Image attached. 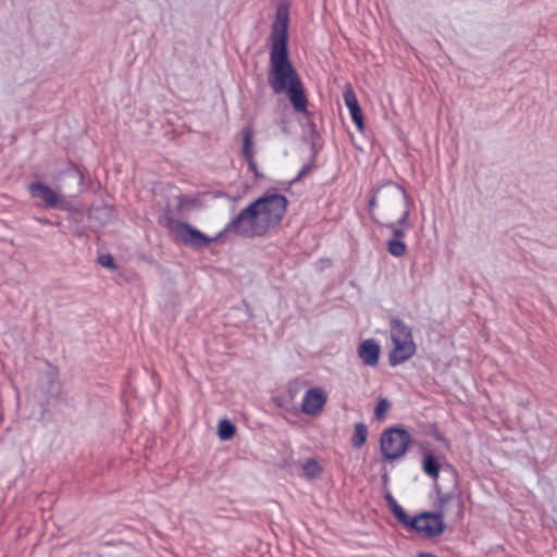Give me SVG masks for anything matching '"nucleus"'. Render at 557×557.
<instances>
[{
	"mask_svg": "<svg viewBox=\"0 0 557 557\" xmlns=\"http://www.w3.org/2000/svg\"><path fill=\"white\" fill-rule=\"evenodd\" d=\"M242 138H243V149L242 153L245 159H250L253 156L252 150V138H253V129L251 126H247L242 129Z\"/></svg>",
	"mask_w": 557,
	"mask_h": 557,
	"instance_id": "obj_17",
	"label": "nucleus"
},
{
	"mask_svg": "<svg viewBox=\"0 0 557 557\" xmlns=\"http://www.w3.org/2000/svg\"><path fill=\"white\" fill-rule=\"evenodd\" d=\"M288 393H289L290 397H292V398H294V397H295V394L297 393V391H296V389L294 391V389H293V387L290 386V387L288 388Z\"/></svg>",
	"mask_w": 557,
	"mask_h": 557,
	"instance_id": "obj_29",
	"label": "nucleus"
},
{
	"mask_svg": "<svg viewBox=\"0 0 557 557\" xmlns=\"http://www.w3.org/2000/svg\"><path fill=\"white\" fill-rule=\"evenodd\" d=\"M358 356L367 366L374 367L379 362L380 346L374 339L363 341L358 348Z\"/></svg>",
	"mask_w": 557,
	"mask_h": 557,
	"instance_id": "obj_12",
	"label": "nucleus"
},
{
	"mask_svg": "<svg viewBox=\"0 0 557 557\" xmlns=\"http://www.w3.org/2000/svg\"><path fill=\"white\" fill-rule=\"evenodd\" d=\"M422 469L430 478L436 481L441 470L438 459L432 453H426L423 457Z\"/></svg>",
	"mask_w": 557,
	"mask_h": 557,
	"instance_id": "obj_15",
	"label": "nucleus"
},
{
	"mask_svg": "<svg viewBox=\"0 0 557 557\" xmlns=\"http://www.w3.org/2000/svg\"><path fill=\"white\" fill-rule=\"evenodd\" d=\"M343 97L346 107L349 109L351 120L354 121L359 131H363L364 122L362 111L359 106L356 94L349 84L345 86Z\"/></svg>",
	"mask_w": 557,
	"mask_h": 557,
	"instance_id": "obj_11",
	"label": "nucleus"
},
{
	"mask_svg": "<svg viewBox=\"0 0 557 557\" xmlns=\"http://www.w3.org/2000/svg\"><path fill=\"white\" fill-rule=\"evenodd\" d=\"M411 443V435L400 426H392L381 434L380 447L383 457L387 460L401 458Z\"/></svg>",
	"mask_w": 557,
	"mask_h": 557,
	"instance_id": "obj_6",
	"label": "nucleus"
},
{
	"mask_svg": "<svg viewBox=\"0 0 557 557\" xmlns=\"http://www.w3.org/2000/svg\"><path fill=\"white\" fill-rule=\"evenodd\" d=\"M386 500L388 502V505L391 507L392 512L397 518V520L406 528L410 524V521L412 518L406 512V510L397 504L395 498L392 496V494L386 495Z\"/></svg>",
	"mask_w": 557,
	"mask_h": 557,
	"instance_id": "obj_16",
	"label": "nucleus"
},
{
	"mask_svg": "<svg viewBox=\"0 0 557 557\" xmlns=\"http://www.w3.org/2000/svg\"><path fill=\"white\" fill-rule=\"evenodd\" d=\"M368 437V428L363 422L355 424L354 434L351 436V445L360 448L364 445Z\"/></svg>",
	"mask_w": 557,
	"mask_h": 557,
	"instance_id": "obj_18",
	"label": "nucleus"
},
{
	"mask_svg": "<svg viewBox=\"0 0 557 557\" xmlns=\"http://www.w3.org/2000/svg\"><path fill=\"white\" fill-rule=\"evenodd\" d=\"M257 213L268 232L283 220L288 206L287 198L273 190H268L263 196L253 201Z\"/></svg>",
	"mask_w": 557,
	"mask_h": 557,
	"instance_id": "obj_3",
	"label": "nucleus"
},
{
	"mask_svg": "<svg viewBox=\"0 0 557 557\" xmlns=\"http://www.w3.org/2000/svg\"><path fill=\"white\" fill-rule=\"evenodd\" d=\"M387 250L394 257H403L407 251V246L400 239H389L387 242Z\"/></svg>",
	"mask_w": 557,
	"mask_h": 557,
	"instance_id": "obj_20",
	"label": "nucleus"
},
{
	"mask_svg": "<svg viewBox=\"0 0 557 557\" xmlns=\"http://www.w3.org/2000/svg\"><path fill=\"white\" fill-rule=\"evenodd\" d=\"M417 557H437L436 555L432 553H420Z\"/></svg>",
	"mask_w": 557,
	"mask_h": 557,
	"instance_id": "obj_28",
	"label": "nucleus"
},
{
	"mask_svg": "<svg viewBox=\"0 0 557 557\" xmlns=\"http://www.w3.org/2000/svg\"><path fill=\"white\" fill-rule=\"evenodd\" d=\"M247 162H248V165H249V169L256 174L258 175V172H257V163H256V160H255V156H251L250 159H246Z\"/></svg>",
	"mask_w": 557,
	"mask_h": 557,
	"instance_id": "obj_27",
	"label": "nucleus"
},
{
	"mask_svg": "<svg viewBox=\"0 0 557 557\" xmlns=\"http://www.w3.org/2000/svg\"><path fill=\"white\" fill-rule=\"evenodd\" d=\"M385 227L392 231V234L394 236L393 239H400L405 236V228L411 227V223L408 221V225L404 226L398 223V218L396 221L387 222L384 224Z\"/></svg>",
	"mask_w": 557,
	"mask_h": 557,
	"instance_id": "obj_21",
	"label": "nucleus"
},
{
	"mask_svg": "<svg viewBox=\"0 0 557 557\" xmlns=\"http://www.w3.org/2000/svg\"><path fill=\"white\" fill-rule=\"evenodd\" d=\"M371 197L368 203V211L371 219L377 222L372 212L380 203L387 218H396L397 209H401L398 216L400 225H408V218L410 215V198L407 191L398 184L388 182L371 191Z\"/></svg>",
	"mask_w": 557,
	"mask_h": 557,
	"instance_id": "obj_2",
	"label": "nucleus"
},
{
	"mask_svg": "<svg viewBox=\"0 0 557 557\" xmlns=\"http://www.w3.org/2000/svg\"><path fill=\"white\" fill-rule=\"evenodd\" d=\"M326 403V395L321 388H309L302 398L301 410L306 414H318Z\"/></svg>",
	"mask_w": 557,
	"mask_h": 557,
	"instance_id": "obj_10",
	"label": "nucleus"
},
{
	"mask_svg": "<svg viewBox=\"0 0 557 557\" xmlns=\"http://www.w3.org/2000/svg\"><path fill=\"white\" fill-rule=\"evenodd\" d=\"M315 169V156L314 153L311 157V160L302 165L297 176L293 180L292 183L298 182L302 180L306 175L312 172Z\"/></svg>",
	"mask_w": 557,
	"mask_h": 557,
	"instance_id": "obj_23",
	"label": "nucleus"
},
{
	"mask_svg": "<svg viewBox=\"0 0 557 557\" xmlns=\"http://www.w3.org/2000/svg\"><path fill=\"white\" fill-rule=\"evenodd\" d=\"M433 435L436 438V441L442 442L445 444L446 447H449V442L446 440V437L444 436V434L442 432H440L438 430H435L433 432Z\"/></svg>",
	"mask_w": 557,
	"mask_h": 557,
	"instance_id": "obj_26",
	"label": "nucleus"
},
{
	"mask_svg": "<svg viewBox=\"0 0 557 557\" xmlns=\"http://www.w3.org/2000/svg\"><path fill=\"white\" fill-rule=\"evenodd\" d=\"M289 5L281 2L270 34V62L268 84L275 95L285 94L294 110L306 113L308 100L302 81L289 58L288 51Z\"/></svg>",
	"mask_w": 557,
	"mask_h": 557,
	"instance_id": "obj_1",
	"label": "nucleus"
},
{
	"mask_svg": "<svg viewBox=\"0 0 557 557\" xmlns=\"http://www.w3.org/2000/svg\"><path fill=\"white\" fill-rule=\"evenodd\" d=\"M391 337L394 344L413 343L411 329L399 319L391 321Z\"/></svg>",
	"mask_w": 557,
	"mask_h": 557,
	"instance_id": "obj_14",
	"label": "nucleus"
},
{
	"mask_svg": "<svg viewBox=\"0 0 557 557\" xmlns=\"http://www.w3.org/2000/svg\"><path fill=\"white\" fill-rule=\"evenodd\" d=\"M437 498L435 502L436 510L433 511L436 516H441V520L445 518L456 522L462 518L463 503L456 491L443 493L438 484L435 483Z\"/></svg>",
	"mask_w": 557,
	"mask_h": 557,
	"instance_id": "obj_7",
	"label": "nucleus"
},
{
	"mask_svg": "<svg viewBox=\"0 0 557 557\" xmlns=\"http://www.w3.org/2000/svg\"><path fill=\"white\" fill-rule=\"evenodd\" d=\"M28 191L32 198L39 199L46 208L69 210L70 202L50 186L42 182H33L28 185Z\"/></svg>",
	"mask_w": 557,
	"mask_h": 557,
	"instance_id": "obj_8",
	"label": "nucleus"
},
{
	"mask_svg": "<svg viewBox=\"0 0 557 557\" xmlns=\"http://www.w3.org/2000/svg\"><path fill=\"white\" fill-rule=\"evenodd\" d=\"M235 432V425L231 421L224 419L219 422L218 434L221 440H231L234 436Z\"/></svg>",
	"mask_w": 557,
	"mask_h": 557,
	"instance_id": "obj_19",
	"label": "nucleus"
},
{
	"mask_svg": "<svg viewBox=\"0 0 557 557\" xmlns=\"http://www.w3.org/2000/svg\"><path fill=\"white\" fill-rule=\"evenodd\" d=\"M98 262H99V264H101L104 268L113 269L115 267L114 265V260H113L111 255H101V256H99L98 257Z\"/></svg>",
	"mask_w": 557,
	"mask_h": 557,
	"instance_id": "obj_25",
	"label": "nucleus"
},
{
	"mask_svg": "<svg viewBox=\"0 0 557 557\" xmlns=\"http://www.w3.org/2000/svg\"><path fill=\"white\" fill-rule=\"evenodd\" d=\"M395 347L389 354V363L392 366H397L409 358H411L416 352L414 343L405 342L404 344H394Z\"/></svg>",
	"mask_w": 557,
	"mask_h": 557,
	"instance_id": "obj_13",
	"label": "nucleus"
},
{
	"mask_svg": "<svg viewBox=\"0 0 557 557\" xmlns=\"http://www.w3.org/2000/svg\"><path fill=\"white\" fill-rule=\"evenodd\" d=\"M453 476H454V479H455V484H457V481H456V473H455V472H453Z\"/></svg>",
	"mask_w": 557,
	"mask_h": 557,
	"instance_id": "obj_30",
	"label": "nucleus"
},
{
	"mask_svg": "<svg viewBox=\"0 0 557 557\" xmlns=\"http://www.w3.org/2000/svg\"><path fill=\"white\" fill-rule=\"evenodd\" d=\"M391 403L386 398H381L375 407L374 416L377 420H383L385 412L389 409Z\"/></svg>",
	"mask_w": 557,
	"mask_h": 557,
	"instance_id": "obj_24",
	"label": "nucleus"
},
{
	"mask_svg": "<svg viewBox=\"0 0 557 557\" xmlns=\"http://www.w3.org/2000/svg\"><path fill=\"white\" fill-rule=\"evenodd\" d=\"M164 225L166 228L174 233L178 243L194 250H201L208 247L210 244L219 242L223 238L221 231L214 237H209L205 233L194 227L191 224L175 220L172 216H165Z\"/></svg>",
	"mask_w": 557,
	"mask_h": 557,
	"instance_id": "obj_5",
	"label": "nucleus"
},
{
	"mask_svg": "<svg viewBox=\"0 0 557 557\" xmlns=\"http://www.w3.org/2000/svg\"><path fill=\"white\" fill-rule=\"evenodd\" d=\"M221 234L223 238L230 234L252 238L263 236L267 234V231L257 213L253 202H251L224 226Z\"/></svg>",
	"mask_w": 557,
	"mask_h": 557,
	"instance_id": "obj_4",
	"label": "nucleus"
},
{
	"mask_svg": "<svg viewBox=\"0 0 557 557\" xmlns=\"http://www.w3.org/2000/svg\"><path fill=\"white\" fill-rule=\"evenodd\" d=\"M302 469H304L305 474L308 478H317L322 472V468L313 459L307 460L306 463L304 465Z\"/></svg>",
	"mask_w": 557,
	"mask_h": 557,
	"instance_id": "obj_22",
	"label": "nucleus"
},
{
	"mask_svg": "<svg viewBox=\"0 0 557 557\" xmlns=\"http://www.w3.org/2000/svg\"><path fill=\"white\" fill-rule=\"evenodd\" d=\"M408 529H413L420 534L433 537L443 533L445 523L441 520V516H436L433 511H426L412 518Z\"/></svg>",
	"mask_w": 557,
	"mask_h": 557,
	"instance_id": "obj_9",
	"label": "nucleus"
}]
</instances>
